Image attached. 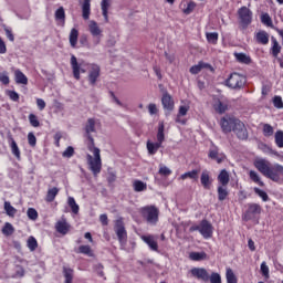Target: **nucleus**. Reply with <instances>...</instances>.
Here are the masks:
<instances>
[{
    "instance_id": "obj_1",
    "label": "nucleus",
    "mask_w": 283,
    "mask_h": 283,
    "mask_svg": "<svg viewBox=\"0 0 283 283\" xmlns=\"http://www.w3.org/2000/svg\"><path fill=\"white\" fill-rule=\"evenodd\" d=\"M96 134V119L88 118L86 120V124L84 126V138L87 140V149L88 151H92L94 157L92 155H87V163L90 166L91 171L94 174V176H98L101 174V149L96 147V144L94 143V135Z\"/></svg>"
},
{
    "instance_id": "obj_2",
    "label": "nucleus",
    "mask_w": 283,
    "mask_h": 283,
    "mask_svg": "<svg viewBox=\"0 0 283 283\" xmlns=\"http://www.w3.org/2000/svg\"><path fill=\"white\" fill-rule=\"evenodd\" d=\"M271 164L265 159H256L254 161V167L264 176L269 178L273 182H280V174L283 176V166L280 164H275L274 166H270Z\"/></svg>"
},
{
    "instance_id": "obj_3",
    "label": "nucleus",
    "mask_w": 283,
    "mask_h": 283,
    "mask_svg": "<svg viewBox=\"0 0 283 283\" xmlns=\"http://www.w3.org/2000/svg\"><path fill=\"white\" fill-rule=\"evenodd\" d=\"M226 85L231 90H242L247 85V76L239 73H231L226 80Z\"/></svg>"
},
{
    "instance_id": "obj_4",
    "label": "nucleus",
    "mask_w": 283,
    "mask_h": 283,
    "mask_svg": "<svg viewBox=\"0 0 283 283\" xmlns=\"http://www.w3.org/2000/svg\"><path fill=\"white\" fill-rule=\"evenodd\" d=\"M193 231H199L206 239L211 238L213 235V226L207 219H203L199 226L195 224L189 228L190 233H193Z\"/></svg>"
},
{
    "instance_id": "obj_5",
    "label": "nucleus",
    "mask_w": 283,
    "mask_h": 283,
    "mask_svg": "<svg viewBox=\"0 0 283 283\" xmlns=\"http://www.w3.org/2000/svg\"><path fill=\"white\" fill-rule=\"evenodd\" d=\"M140 213L148 224H156V222H158V216L160 214L156 206L144 207L142 208Z\"/></svg>"
},
{
    "instance_id": "obj_6",
    "label": "nucleus",
    "mask_w": 283,
    "mask_h": 283,
    "mask_svg": "<svg viewBox=\"0 0 283 283\" xmlns=\"http://www.w3.org/2000/svg\"><path fill=\"white\" fill-rule=\"evenodd\" d=\"M238 17H239V23L242 28V30H247L249 28L250 23L253 22V12L251 9L247 7H241L238 10Z\"/></svg>"
},
{
    "instance_id": "obj_7",
    "label": "nucleus",
    "mask_w": 283,
    "mask_h": 283,
    "mask_svg": "<svg viewBox=\"0 0 283 283\" xmlns=\"http://www.w3.org/2000/svg\"><path fill=\"white\" fill-rule=\"evenodd\" d=\"M239 122H240V119H238L235 117H231L229 115L222 117L220 125H221V129H222L223 134H231V132H233V129H235V126L238 125Z\"/></svg>"
},
{
    "instance_id": "obj_8",
    "label": "nucleus",
    "mask_w": 283,
    "mask_h": 283,
    "mask_svg": "<svg viewBox=\"0 0 283 283\" xmlns=\"http://www.w3.org/2000/svg\"><path fill=\"white\" fill-rule=\"evenodd\" d=\"M260 213H262V206H260V203H249L243 218L249 222V220H253L255 216H260Z\"/></svg>"
},
{
    "instance_id": "obj_9",
    "label": "nucleus",
    "mask_w": 283,
    "mask_h": 283,
    "mask_svg": "<svg viewBox=\"0 0 283 283\" xmlns=\"http://www.w3.org/2000/svg\"><path fill=\"white\" fill-rule=\"evenodd\" d=\"M85 62H78L76 56L72 55V67H73V76L76 81H81V73L85 74L84 69Z\"/></svg>"
},
{
    "instance_id": "obj_10",
    "label": "nucleus",
    "mask_w": 283,
    "mask_h": 283,
    "mask_svg": "<svg viewBox=\"0 0 283 283\" xmlns=\"http://www.w3.org/2000/svg\"><path fill=\"white\" fill-rule=\"evenodd\" d=\"M161 104L164 109H166V116H169L174 112L175 102L174 97L170 96L168 92H165L161 97Z\"/></svg>"
},
{
    "instance_id": "obj_11",
    "label": "nucleus",
    "mask_w": 283,
    "mask_h": 283,
    "mask_svg": "<svg viewBox=\"0 0 283 283\" xmlns=\"http://www.w3.org/2000/svg\"><path fill=\"white\" fill-rule=\"evenodd\" d=\"M233 133L239 140H247L249 138V130H247V126L240 119L237 123V126H234Z\"/></svg>"
},
{
    "instance_id": "obj_12",
    "label": "nucleus",
    "mask_w": 283,
    "mask_h": 283,
    "mask_svg": "<svg viewBox=\"0 0 283 283\" xmlns=\"http://www.w3.org/2000/svg\"><path fill=\"white\" fill-rule=\"evenodd\" d=\"M115 231L119 242H127V231L125 230V223H123L122 220L116 221Z\"/></svg>"
},
{
    "instance_id": "obj_13",
    "label": "nucleus",
    "mask_w": 283,
    "mask_h": 283,
    "mask_svg": "<svg viewBox=\"0 0 283 283\" xmlns=\"http://www.w3.org/2000/svg\"><path fill=\"white\" fill-rule=\"evenodd\" d=\"M191 275L197 277V280H201L202 282H209V272L205 268H193L191 270Z\"/></svg>"
},
{
    "instance_id": "obj_14",
    "label": "nucleus",
    "mask_w": 283,
    "mask_h": 283,
    "mask_svg": "<svg viewBox=\"0 0 283 283\" xmlns=\"http://www.w3.org/2000/svg\"><path fill=\"white\" fill-rule=\"evenodd\" d=\"M98 76H101V66L93 65L88 73V83L92 85H96V81H98Z\"/></svg>"
},
{
    "instance_id": "obj_15",
    "label": "nucleus",
    "mask_w": 283,
    "mask_h": 283,
    "mask_svg": "<svg viewBox=\"0 0 283 283\" xmlns=\"http://www.w3.org/2000/svg\"><path fill=\"white\" fill-rule=\"evenodd\" d=\"M9 147L11 149L12 156H14V158H17L18 160H21V149L19 148V145L13 137H9Z\"/></svg>"
},
{
    "instance_id": "obj_16",
    "label": "nucleus",
    "mask_w": 283,
    "mask_h": 283,
    "mask_svg": "<svg viewBox=\"0 0 283 283\" xmlns=\"http://www.w3.org/2000/svg\"><path fill=\"white\" fill-rule=\"evenodd\" d=\"M92 0H83L82 3V18L84 21L90 20V14H92Z\"/></svg>"
},
{
    "instance_id": "obj_17",
    "label": "nucleus",
    "mask_w": 283,
    "mask_h": 283,
    "mask_svg": "<svg viewBox=\"0 0 283 283\" xmlns=\"http://www.w3.org/2000/svg\"><path fill=\"white\" fill-rule=\"evenodd\" d=\"M200 182L203 189H211V185L213 184V179H211V176L207 170H203L200 177Z\"/></svg>"
},
{
    "instance_id": "obj_18",
    "label": "nucleus",
    "mask_w": 283,
    "mask_h": 283,
    "mask_svg": "<svg viewBox=\"0 0 283 283\" xmlns=\"http://www.w3.org/2000/svg\"><path fill=\"white\" fill-rule=\"evenodd\" d=\"M217 179L222 187H227V185H229L231 180L229 177V171H227V169H222L218 175Z\"/></svg>"
},
{
    "instance_id": "obj_19",
    "label": "nucleus",
    "mask_w": 283,
    "mask_h": 283,
    "mask_svg": "<svg viewBox=\"0 0 283 283\" xmlns=\"http://www.w3.org/2000/svg\"><path fill=\"white\" fill-rule=\"evenodd\" d=\"M142 240L148 244L149 249H151V251H158V242H156V240H154L153 235H143Z\"/></svg>"
},
{
    "instance_id": "obj_20",
    "label": "nucleus",
    "mask_w": 283,
    "mask_h": 283,
    "mask_svg": "<svg viewBox=\"0 0 283 283\" xmlns=\"http://www.w3.org/2000/svg\"><path fill=\"white\" fill-rule=\"evenodd\" d=\"M14 77L18 85H28V76H25V74L21 72V70L14 71Z\"/></svg>"
},
{
    "instance_id": "obj_21",
    "label": "nucleus",
    "mask_w": 283,
    "mask_h": 283,
    "mask_svg": "<svg viewBox=\"0 0 283 283\" xmlns=\"http://www.w3.org/2000/svg\"><path fill=\"white\" fill-rule=\"evenodd\" d=\"M88 30L92 34V36H101L102 34V30L101 28L98 27V23H96V21L92 20L88 24Z\"/></svg>"
},
{
    "instance_id": "obj_22",
    "label": "nucleus",
    "mask_w": 283,
    "mask_h": 283,
    "mask_svg": "<svg viewBox=\"0 0 283 283\" xmlns=\"http://www.w3.org/2000/svg\"><path fill=\"white\" fill-rule=\"evenodd\" d=\"M109 1H112V0H102V2H101L102 14H103V17L105 19V23H109V15H108Z\"/></svg>"
},
{
    "instance_id": "obj_23",
    "label": "nucleus",
    "mask_w": 283,
    "mask_h": 283,
    "mask_svg": "<svg viewBox=\"0 0 283 283\" xmlns=\"http://www.w3.org/2000/svg\"><path fill=\"white\" fill-rule=\"evenodd\" d=\"M146 147H147L148 154L150 156H154V154H156V151H158V149L160 147H163V144H160L158 142L157 143H151L150 140H148L147 144H146Z\"/></svg>"
},
{
    "instance_id": "obj_24",
    "label": "nucleus",
    "mask_w": 283,
    "mask_h": 283,
    "mask_svg": "<svg viewBox=\"0 0 283 283\" xmlns=\"http://www.w3.org/2000/svg\"><path fill=\"white\" fill-rule=\"evenodd\" d=\"M272 43H273L271 48L272 56H274V59H277V56L280 55V52H282V46L280 45L277 40L273 36H272Z\"/></svg>"
},
{
    "instance_id": "obj_25",
    "label": "nucleus",
    "mask_w": 283,
    "mask_h": 283,
    "mask_svg": "<svg viewBox=\"0 0 283 283\" xmlns=\"http://www.w3.org/2000/svg\"><path fill=\"white\" fill-rule=\"evenodd\" d=\"M218 200L223 202L229 197V190H227V186H219L218 189Z\"/></svg>"
},
{
    "instance_id": "obj_26",
    "label": "nucleus",
    "mask_w": 283,
    "mask_h": 283,
    "mask_svg": "<svg viewBox=\"0 0 283 283\" xmlns=\"http://www.w3.org/2000/svg\"><path fill=\"white\" fill-rule=\"evenodd\" d=\"M56 196H59V188L53 187L48 190L45 201L46 202H54Z\"/></svg>"
},
{
    "instance_id": "obj_27",
    "label": "nucleus",
    "mask_w": 283,
    "mask_h": 283,
    "mask_svg": "<svg viewBox=\"0 0 283 283\" xmlns=\"http://www.w3.org/2000/svg\"><path fill=\"white\" fill-rule=\"evenodd\" d=\"M255 38L262 45H266L269 43V33H266V31H259Z\"/></svg>"
},
{
    "instance_id": "obj_28",
    "label": "nucleus",
    "mask_w": 283,
    "mask_h": 283,
    "mask_svg": "<svg viewBox=\"0 0 283 283\" xmlns=\"http://www.w3.org/2000/svg\"><path fill=\"white\" fill-rule=\"evenodd\" d=\"M234 56L238 63H243L244 65H250L251 56L247 55L245 53H234Z\"/></svg>"
},
{
    "instance_id": "obj_29",
    "label": "nucleus",
    "mask_w": 283,
    "mask_h": 283,
    "mask_svg": "<svg viewBox=\"0 0 283 283\" xmlns=\"http://www.w3.org/2000/svg\"><path fill=\"white\" fill-rule=\"evenodd\" d=\"M55 229L57 233H62V235H65V233L70 231V228L67 227V222L65 221H57L55 224Z\"/></svg>"
},
{
    "instance_id": "obj_30",
    "label": "nucleus",
    "mask_w": 283,
    "mask_h": 283,
    "mask_svg": "<svg viewBox=\"0 0 283 283\" xmlns=\"http://www.w3.org/2000/svg\"><path fill=\"white\" fill-rule=\"evenodd\" d=\"M249 176L252 182H255L259 187H264V181H262L260 175H258L255 170H250Z\"/></svg>"
},
{
    "instance_id": "obj_31",
    "label": "nucleus",
    "mask_w": 283,
    "mask_h": 283,
    "mask_svg": "<svg viewBox=\"0 0 283 283\" xmlns=\"http://www.w3.org/2000/svg\"><path fill=\"white\" fill-rule=\"evenodd\" d=\"M157 143H159V145H163V143H165V124L163 122L159 123L158 126Z\"/></svg>"
},
{
    "instance_id": "obj_32",
    "label": "nucleus",
    "mask_w": 283,
    "mask_h": 283,
    "mask_svg": "<svg viewBox=\"0 0 283 283\" xmlns=\"http://www.w3.org/2000/svg\"><path fill=\"white\" fill-rule=\"evenodd\" d=\"M189 258L193 262H200L202 260H207V254L205 252H191Z\"/></svg>"
},
{
    "instance_id": "obj_33",
    "label": "nucleus",
    "mask_w": 283,
    "mask_h": 283,
    "mask_svg": "<svg viewBox=\"0 0 283 283\" xmlns=\"http://www.w3.org/2000/svg\"><path fill=\"white\" fill-rule=\"evenodd\" d=\"M198 174H200V170H192L185 172L184 175L180 176L181 180H187V178H190L191 180H198Z\"/></svg>"
},
{
    "instance_id": "obj_34",
    "label": "nucleus",
    "mask_w": 283,
    "mask_h": 283,
    "mask_svg": "<svg viewBox=\"0 0 283 283\" xmlns=\"http://www.w3.org/2000/svg\"><path fill=\"white\" fill-rule=\"evenodd\" d=\"M78 253H82L83 255H87L88 258H94V251L90 245H80Z\"/></svg>"
},
{
    "instance_id": "obj_35",
    "label": "nucleus",
    "mask_w": 283,
    "mask_h": 283,
    "mask_svg": "<svg viewBox=\"0 0 283 283\" xmlns=\"http://www.w3.org/2000/svg\"><path fill=\"white\" fill-rule=\"evenodd\" d=\"M4 211L10 218H14V216H17V209L10 203V201L4 202Z\"/></svg>"
},
{
    "instance_id": "obj_36",
    "label": "nucleus",
    "mask_w": 283,
    "mask_h": 283,
    "mask_svg": "<svg viewBox=\"0 0 283 283\" xmlns=\"http://www.w3.org/2000/svg\"><path fill=\"white\" fill-rule=\"evenodd\" d=\"M213 107L218 114H224V112L229 109V106H227V104H223L220 99H218V102L213 105Z\"/></svg>"
},
{
    "instance_id": "obj_37",
    "label": "nucleus",
    "mask_w": 283,
    "mask_h": 283,
    "mask_svg": "<svg viewBox=\"0 0 283 283\" xmlns=\"http://www.w3.org/2000/svg\"><path fill=\"white\" fill-rule=\"evenodd\" d=\"M226 277L228 283H238V276H235V273H233V270H231V268L227 269Z\"/></svg>"
},
{
    "instance_id": "obj_38",
    "label": "nucleus",
    "mask_w": 283,
    "mask_h": 283,
    "mask_svg": "<svg viewBox=\"0 0 283 283\" xmlns=\"http://www.w3.org/2000/svg\"><path fill=\"white\" fill-rule=\"evenodd\" d=\"M27 247L30 251H36V249L39 248V242L34 237H29L27 241Z\"/></svg>"
},
{
    "instance_id": "obj_39",
    "label": "nucleus",
    "mask_w": 283,
    "mask_h": 283,
    "mask_svg": "<svg viewBox=\"0 0 283 283\" xmlns=\"http://www.w3.org/2000/svg\"><path fill=\"white\" fill-rule=\"evenodd\" d=\"M134 191L140 192V191H146L147 189V184L140 180H135L133 184Z\"/></svg>"
},
{
    "instance_id": "obj_40",
    "label": "nucleus",
    "mask_w": 283,
    "mask_h": 283,
    "mask_svg": "<svg viewBox=\"0 0 283 283\" xmlns=\"http://www.w3.org/2000/svg\"><path fill=\"white\" fill-rule=\"evenodd\" d=\"M261 22L264 24V25H268V28H275L273 25V20L271 19V15H269V13H263L261 15Z\"/></svg>"
},
{
    "instance_id": "obj_41",
    "label": "nucleus",
    "mask_w": 283,
    "mask_h": 283,
    "mask_svg": "<svg viewBox=\"0 0 283 283\" xmlns=\"http://www.w3.org/2000/svg\"><path fill=\"white\" fill-rule=\"evenodd\" d=\"M209 158H211L212 160H217L218 165H220L224 160V158L218 157V148L211 149L209 151Z\"/></svg>"
},
{
    "instance_id": "obj_42",
    "label": "nucleus",
    "mask_w": 283,
    "mask_h": 283,
    "mask_svg": "<svg viewBox=\"0 0 283 283\" xmlns=\"http://www.w3.org/2000/svg\"><path fill=\"white\" fill-rule=\"evenodd\" d=\"M29 123L31 127H41V122H39V117L33 113L29 114Z\"/></svg>"
},
{
    "instance_id": "obj_43",
    "label": "nucleus",
    "mask_w": 283,
    "mask_h": 283,
    "mask_svg": "<svg viewBox=\"0 0 283 283\" xmlns=\"http://www.w3.org/2000/svg\"><path fill=\"white\" fill-rule=\"evenodd\" d=\"M2 233L3 235H12V233H14V227L12 226V223L10 222L4 223L2 228Z\"/></svg>"
},
{
    "instance_id": "obj_44",
    "label": "nucleus",
    "mask_w": 283,
    "mask_h": 283,
    "mask_svg": "<svg viewBox=\"0 0 283 283\" xmlns=\"http://www.w3.org/2000/svg\"><path fill=\"white\" fill-rule=\"evenodd\" d=\"M55 21H65V9H63V7H60L56 11H55Z\"/></svg>"
},
{
    "instance_id": "obj_45",
    "label": "nucleus",
    "mask_w": 283,
    "mask_h": 283,
    "mask_svg": "<svg viewBox=\"0 0 283 283\" xmlns=\"http://www.w3.org/2000/svg\"><path fill=\"white\" fill-rule=\"evenodd\" d=\"M274 130H273V126H271V124H264L263 125V136H265V138H269L271 136H273Z\"/></svg>"
},
{
    "instance_id": "obj_46",
    "label": "nucleus",
    "mask_w": 283,
    "mask_h": 283,
    "mask_svg": "<svg viewBox=\"0 0 283 283\" xmlns=\"http://www.w3.org/2000/svg\"><path fill=\"white\" fill-rule=\"evenodd\" d=\"M206 39L208 43H212V45H216V43H218V32L206 33Z\"/></svg>"
},
{
    "instance_id": "obj_47",
    "label": "nucleus",
    "mask_w": 283,
    "mask_h": 283,
    "mask_svg": "<svg viewBox=\"0 0 283 283\" xmlns=\"http://www.w3.org/2000/svg\"><path fill=\"white\" fill-rule=\"evenodd\" d=\"M254 193H256V196L262 198L263 202H269V195L266 193V191L260 188H254Z\"/></svg>"
},
{
    "instance_id": "obj_48",
    "label": "nucleus",
    "mask_w": 283,
    "mask_h": 283,
    "mask_svg": "<svg viewBox=\"0 0 283 283\" xmlns=\"http://www.w3.org/2000/svg\"><path fill=\"white\" fill-rule=\"evenodd\" d=\"M275 144L282 148L283 147V130H277L274 135Z\"/></svg>"
},
{
    "instance_id": "obj_49",
    "label": "nucleus",
    "mask_w": 283,
    "mask_h": 283,
    "mask_svg": "<svg viewBox=\"0 0 283 283\" xmlns=\"http://www.w3.org/2000/svg\"><path fill=\"white\" fill-rule=\"evenodd\" d=\"M209 282L210 283H222V276H220V273L212 272L211 275H209Z\"/></svg>"
},
{
    "instance_id": "obj_50",
    "label": "nucleus",
    "mask_w": 283,
    "mask_h": 283,
    "mask_svg": "<svg viewBox=\"0 0 283 283\" xmlns=\"http://www.w3.org/2000/svg\"><path fill=\"white\" fill-rule=\"evenodd\" d=\"M27 216L30 220H36L39 218V212L34 208H29L27 211Z\"/></svg>"
},
{
    "instance_id": "obj_51",
    "label": "nucleus",
    "mask_w": 283,
    "mask_h": 283,
    "mask_svg": "<svg viewBox=\"0 0 283 283\" xmlns=\"http://www.w3.org/2000/svg\"><path fill=\"white\" fill-rule=\"evenodd\" d=\"M189 112V107L187 106H180L179 107V113L176 118V123H180V116H187V113Z\"/></svg>"
},
{
    "instance_id": "obj_52",
    "label": "nucleus",
    "mask_w": 283,
    "mask_h": 283,
    "mask_svg": "<svg viewBox=\"0 0 283 283\" xmlns=\"http://www.w3.org/2000/svg\"><path fill=\"white\" fill-rule=\"evenodd\" d=\"M63 273L65 277V283H72V269L63 268Z\"/></svg>"
},
{
    "instance_id": "obj_53",
    "label": "nucleus",
    "mask_w": 283,
    "mask_h": 283,
    "mask_svg": "<svg viewBox=\"0 0 283 283\" xmlns=\"http://www.w3.org/2000/svg\"><path fill=\"white\" fill-rule=\"evenodd\" d=\"M273 105L276 107V109H283V102L281 96H274L273 97Z\"/></svg>"
},
{
    "instance_id": "obj_54",
    "label": "nucleus",
    "mask_w": 283,
    "mask_h": 283,
    "mask_svg": "<svg viewBox=\"0 0 283 283\" xmlns=\"http://www.w3.org/2000/svg\"><path fill=\"white\" fill-rule=\"evenodd\" d=\"M28 144L30 145V147H36V136L34 135V133L28 134Z\"/></svg>"
},
{
    "instance_id": "obj_55",
    "label": "nucleus",
    "mask_w": 283,
    "mask_h": 283,
    "mask_svg": "<svg viewBox=\"0 0 283 283\" xmlns=\"http://www.w3.org/2000/svg\"><path fill=\"white\" fill-rule=\"evenodd\" d=\"M159 176H171V169H169L167 166H161L158 171Z\"/></svg>"
},
{
    "instance_id": "obj_56",
    "label": "nucleus",
    "mask_w": 283,
    "mask_h": 283,
    "mask_svg": "<svg viewBox=\"0 0 283 283\" xmlns=\"http://www.w3.org/2000/svg\"><path fill=\"white\" fill-rule=\"evenodd\" d=\"M76 43H78V30L72 29V48H76Z\"/></svg>"
},
{
    "instance_id": "obj_57",
    "label": "nucleus",
    "mask_w": 283,
    "mask_h": 283,
    "mask_svg": "<svg viewBox=\"0 0 283 283\" xmlns=\"http://www.w3.org/2000/svg\"><path fill=\"white\" fill-rule=\"evenodd\" d=\"M196 10V2L193 1H190L188 4H187V8L184 9V14H191V12Z\"/></svg>"
},
{
    "instance_id": "obj_58",
    "label": "nucleus",
    "mask_w": 283,
    "mask_h": 283,
    "mask_svg": "<svg viewBox=\"0 0 283 283\" xmlns=\"http://www.w3.org/2000/svg\"><path fill=\"white\" fill-rule=\"evenodd\" d=\"M94 269H95V272L97 273V275H99V277H104V280H106L105 272H103V270L105 269L103 266V264L98 263V264L95 265Z\"/></svg>"
},
{
    "instance_id": "obj_59",
    "label": "nucleus",
    "mask_w": 283,
    "mask_h": 283,
    "mask_svg": "<svg viewBox=\"0 0 283 283\" xmlns=\"http://www.w3.org/2000/svg\"><path fill=\"white\" fill-rule=\"evenodd\" d=\"M0 83H2V85H10V76H8V73H0Z\"/></svg>"
},
{
    "instance_id": "obj_60",
    "label": "nucleus",
    "mask_w": 283,
    "mask_h": 283,
    "mask_svg": "<svg viewBox=\"0 0 283 283\" xmlns=\"http://www.w3.org/2000/svg\"><path fill=\"white\" fill-rule=\"evenodd\" d=\"M261 273L263 277H266V280H269V266L266 265V262L261 263Z\"/></svg>"
},
{
    "instance_id": "obj_61",
    "label": "nucleus",
    "mask_w": 283,
    "mask_h": 283,
    "mask_svg": "<svg viewBox=\"0 0 283 283\" xmlns=\"http://www.w3.org/2000/svg\"><path fill=\"white\" fill-rule=\"evenodd\" d=\"M80 45L82 48H87L90 45V42L87 41V34H82L80 36Z\"/></svg>"
},
{
    "instance_id": "obj_62",
    "label": "nucleus",
    "mask_w": 283,
    "mask_h": 283,
    "mask_svg": "<svg viewBox=\"0 0 283 283\" xmlns=\"http://www.w3.org/2000/svg\"><path fill=\"white\" fill-rule=\"evenodd\" d=\"M8 96L11 101H14V103H18L19 93H17V91H8Z\"/></svg>"
},
{
    "instance_id": "obj_63",
    "label": "nucleus",
    "mask_w": 283,
    "mask_h": 283,
    "mask_svg": "<svg viewBox=\"0 0 283 283\" xmlns=\"http://www.w3.org/2000/svg\"><path fill=\"white\" fill-rule=\"evenodd\" d=\"M202 72V66L200 65V62L198 65H193L190 67V74H200Z\"/></svg>"
},
{
    "instance_id": "obj_64",
    "label": "nucleus",
    "mask_w": 283,
    "mask_h": 283,
    "mask_svg": "<svg viewBox=\"0 0 283 283\" xmlns=\"http://www.w3.org/2000/svg\"><path fill=\"white\" fill-rule=\"evenodd\" d=\"M36 106L40 112H43L45 109V101L43 98H36Z\"/></svg>"
}]
</instances>
